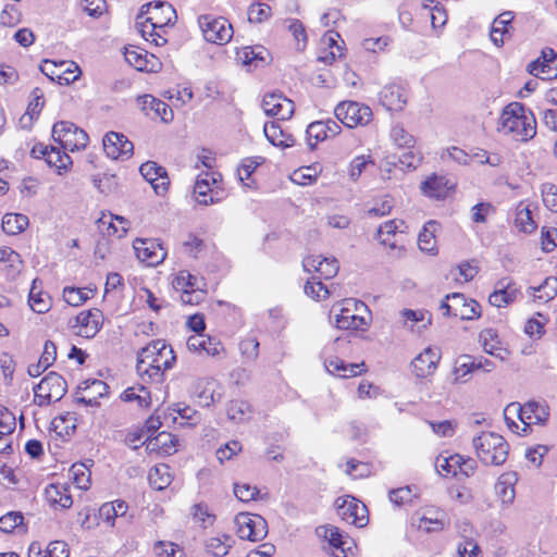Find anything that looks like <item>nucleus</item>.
Returning <instances> with one entry per match:
<instances>
[{"label": "nucleus", "mask_w": 557, "mask_h": 557, "mask_svg": "<svg viewBox=\"0 0 557 557\" xmlns=\"http://www.w3.org/2000/svg\"><path fill=\"white\" fill-rule=\"evenodd\" d=\"M528 72L542 79H553L557 77V51L552 48H544L541 55L529 63Z\"/></svg>", "instance_id": "14"}, {"label": "nucleus", "mask_w": 557, "mask_h": 557, "mask_svg": "<svg viewBox=\"0 0 557 557\" xmlns=\"http://www.w3.org/2000/svg\"><path fill=\"white\" fill-rule=\"evenodd\" d=\"M214 175V173L209 172L198 175L194 186V196L199 205L208 206L218 201L211 188V183L215 184L218 182Z\"/></svg>", "instance_id": "30"}, {"label": "nucleus", "mask_w": 557, "mask_h": 557, "mask_svg": "<svg viewBox=\"0 0 557 557\" xmlns=\"http://www.w3.org/2000/svg\"><path fill=\"white\" fill-rule=\"evenodd\" d=\"M528 293L540 301L547 302L554 299L557 295V277H546L540 286L529 287Z\"/></svg>", "instance_id": "39"}, {"label": "nucleus", "mask_w": 557, "mask_h": 557, "mask_svg": "<svg viewBox=\"0 0 557 557\" xmlns=\"http://www.w3.org/2000/svg\"><path fill=\"white\" fill-rule=\"evenodd\" d=\"M52 138L63 150H81L88 144L87 133L67 121L57 122L52 127Z\"/></svg>", "instance_id": "5"}, {"label": "nucleus", "mask_w": 557, "mask_h": 557, "mask_svg": "<svg viewBox=\"0 0 557 557\" xmlns=\"http://www.w3.org/2000/svg\"><path fill=\"white\" fill-rule=\"evenodd\" d=\"M67 391L66 381L57 372H49L34 387L35 403L38 406H47L52 401L60 400Z\"/></svg>", "instance_id": "6"}, {"label": "nucleus", "mask_w": 557, "mask_h": 557, "mask_svg": "<svg viewBox=\"0 0 557 557\" xmlns=\"http://www.w3.org/2000/svg\"><path fill=\"white\" fill-rule=\"evenodd\" d=\"M175 359L173 349L164 341H152L138 354L136 370L143 379L147 376L149 381L159 383Z\"/></svg>", "instance_id": "1"}, {"label": "nucleus", "mask_w": 557, "mask_h": 557, "mask_svg": "<svg viewBox=\"0 0 557 557\" xmlns=\"http://www.w3.org/2000/svg\"><path fill=\"white\" fill-rule=\"evenodd\" d=\"M112 220H113V216L111 215L109 222H107L104 219H100L99 223L101 225L108 224V228H107L108 235H116L120 238L123 237L129 228V221L127 219H125L123 216H119V215L114 216V220L119 224H114L112 222Z\"/></svg>", "instance_id": "56"}, {"label": "nucleus", "mask_w": 557, "mask_h": 557, "mask_svg": "<svg viewBox=\"0 0 557 557\" xmlns=\"http://www.w3.org/2000/svg\"><path fill=\"white\" fill-rule=\"evenodd\" d=\"M337 515L342 520L357 528L366 527L369 522L368 509L364 504L352 496L338 497L335 502Z\"/></svg>", "instance_id": "12"}, {"label": "nucleus", "mask_w": 557, "mask_h": 557, "mask_svg": "<svg viewBox=\"0 0 557 557\" xmlns=\"http://www.w3.org/2000/svg\"><path fill=\"white\" fill-rule=\"evenodd\" d=\"M456 183L445 175L433 174L421 183L423 195L433 199H445L455 189Z\"/></svg>", "instance_id": "18"}, {"label": "nucleus", "mask_w": 557, "mask_h": 557, "mask_svg": "<svg viewBox=\"0 0 557 557\" xmlns=\"http://www.w3.org/2000/svg\"><path fill=\"white\" fill-rule=\"evenodd\" d=\"M28 218L22 213H7L2 219V228L7 234L16 235L26 230Z\"/></svg>", "instance_id": "44"}, {"label": "nucleus", "mask_w": 557, "mask_h": 557, "mask_svg": "<svg viewBox=\"0 0 557 557\" xmlns=\"http://www.w3.org/2000/svg\"><path fill=\"white\" fill-rule=\"evenodd\" d=\"M85 395L77 396L76 401L86 406H98V399L108 395L109 386L101 380H86L78 387Z\"/></svg>", "instance_id": "23"}, {"label": "nucleus", "mask_w": 557, "mask_h": 557, "mask_svg": "<svg viewBox=\"0 0 557 557\" xmlns=\"http://www.w3.org/2000/svg\"><path fill=\"white\" fill-rule=\"evenodd\" d=\"M438 228V223L435 221H429L423 230L420 232L418 237L419 248L432 255L436 253V240H435V232Z\"/></svg>", "instance_id": "40"}, {"label": "nucleus", "mask_w": 557, "mask_h": 557, "mask_svg": "<svg viewBox=\"0 0 557 557\" xmlns=\"http://www.w3.org/2000/svg\"><path fill=\"white\" fill-rule=\"evenodd\" d=\"M137 258L150 267L160 264L166 257L162 245L152 239H135L133 244Z\"/></svg>", "instance_id": "15"}, {"label": "nucleus", "mask_w": 557, "mask_h": 557, "mask_svg": "<svg viewBox=\"0 0 557 557\" xmlns=\"http://www.w3.org/2000/svg\"><path fill=\"white\" fill-rule=\"evenodd\" d=\"M250 405L246 400H232L227 407V418L235 423H243L250 418Z\"/></svg>", "instance_id": "46"}, {"label": "nucleus", "mask_w": 557, "mask_h": 557, "mask_svg": "<svg viewBox=\"0 0 557 557\" xmlns=\"http://www.w3.org/2000/svg\"><path fill=\"white\" fill-rule=\"evenodd\" d=\"M52 426L58 434L69 435L76 429V418L74 413L66 412L65 414L59 416L52 420Z\"/></svg>", "instance_id": "53"}, {"label": "nucleus", "mask_w": 557, "mask_h": 557, "mask_svg": "<svg viewBox=\"0 0 557 557\" xmlns=\"http://www.w3.org/2000/svg\"><path fill=\"white\" fill-rule=\"evenodd\" d=\"M153 552L157 557H184L183 550L172 542H157Z\"/></svg>", "instance_id": "61"}, {"label": "nucleus", "mask_w": 557, "mask_h": 557, "mask_svg": "<svg viewBox=\"0 0 557 557\" xmlns=\"http://www.w3.org/2000/svg\"><path fill=\"white\" fill-rule=\"evenodd\" d=\"M341 125L331 119L310 123L307 127L310 148L313 149L318 141H323L337 136L341 133Z\"/></svg>", "instance_id": "20"}, {"label": "nucleus", "mask_w": 557, "mask_h": 557, "mask_svg": "<svg viewBox=\"0 0 557 557\" xmlns=\"http://www.w3.org/2000/svg\"><path fill=\"white\" fill-rule=\"evenodd\" d=\"M517 414L519 420L524 424L523 433L532 424H544L548 417V408L536 401H528L523 406L519 403H511L506 407V414Z\"/></svg>", "instance_id": "9"}, {"label": "nucleus", "mask_w": 557, "mask_h": 557, "mask_svg": "<svg viewBox=\"0 0 557 557\" xmlns=\"http://www.w3.org/2000/svg\"><path fill=\"white\" fill-rule=\"evenodd\" d=\"M441 309L445 315H451L461 320H472L480 317V305L473 299H467L463 294L453 293L446 296Z\"/></svg>", "instance_id": "11"}, {"label": "nucleus", "mask_w": 557, "mask_h": 557, "mask_svg": "<svg viewBox=\"0 0 557 557\" xmlns=\"http://www.w3.org/2000/svg\"><path fill=\"white\" fill-rule=\"evenodd\" d=\"M474 372L472 356L466 355L457 359L454 368L455 382H467L466 376Z\"/></svg>", "instance_id": "54"}, {"label": "nucleus", "mask_w": 557, "mask_h": 557, "mask_svg": "<svg viewBox=\"0 0 557 557\" xmlns=\"http://www.w3.org/2000/svg\"><path fill=\"white\" fill-rule=\"evenodd\" d=\"M440 360V349L428 347L411 361L412 373L417 377H428L434 373Z\"/></svg>", "instance_id": "19"}, {"label": "nucleus", "mask_w": 557, "mask_h": 557, "mask_svg": "<svg viewBox=\"0 0 557 557\" xmlns=\"http://www.w3.org/2000/svg\"><path fill=\"white\" fill-rule=\"evenodd\" d=\"M237 528V535L242 540L258 542L263 540L268 534V523L264 518L259 515L240 512L234 520Z\"/></svg>", "instance_id": "10"}, {"label": "nucleus", "mask_w": 557, "mask_h": 557, "mask_svg": "<svg viewBox=\"0 0 557 557\" xmlns=\"http://www.w3.org/2000/svg\"><path fill=\"white\" fill-rule=\"evenodd\" d=\"M331 312L335 313L334 323L339 330L367 331L370 326L371 312L361 300L345 299L334 305Z\"/></svg>", "instance_id": "3"}, {"label": "nucleus", "mask_w": 557, "mask_h": 557, "mask_svg": "<svg viewBox=\"0 0 557 557\" xmlns=\"http://www.w3.org/2000/svg\"><path fill=\"white\" fill-rule=\"evenodd\" d=\"M515 224L523 233H532L536 228L531 210L528 207L519 206L517 208Z\"/></svg>", "instance_id": "51"}, {"label": "nucleus", "mask_w": 557, "mask_h": 557, "mask_svg": "<svg viewBox=\"0 0 557 557\" xmlns=\"http://www.w3.org/2000/svg\"><path fill=\"white\" fill-rule=\"evenodd\" d=\"M326 371L337 377H352L366 372L364 362L346 363L338 357H333L324 362Z\"/></svg>", "instance_id": "26"}, {"label": "nucleus", "mask_w": 557, "mask_h": 557, "mask_svg": "<svg viewBox=\"0 0 557 557\" xmlns=\"http://www.w3.org/2000/svg\"><path fill=\"white\" fill-rule=\"evenodd\" d=\"M239 349L247 360L253 361L259 355V342L256 337H248L239 343Z\"/></svg>", "instance_id": "64"}, {"label": "nucleus", "mask_w": 557, "mask_h": 557, "mask_svg": "<svg viewBox=\"0 0 557 557\" xmlns=\"http://www.w3.org/2000/svg\"><path fill=\"white\" fill-rule=\"evenodd\" d=\"M541 191L545 207L552 212H557V186L552 183H544Z\"/></svg>", "instance_id": "63"}, {"label": "nucleus", "mask_w": 557, "mask_h": 557, "mask_svg": "<svg viewBox=\"0 0 557 557\" xmlns=\"http://www.w3.org/2000/svg\"><path fill=\"white\" fill-rule=\"evenodd\" d=\"M380 101L388 111H400L407 102L406 90L396 84H391L380 92Z\"/></svg>", "instance_id": "28"}, {"label": "nucleus", "mask_w": 557, "mask_h": 557, "mask_svg": "<svg viewBox=\"0 0 557 557\" xmlns=\"http://www.w3.org/2000/svg\"><path fill=\"white\" fill-rule=\"evenodd\" d=\"M79 326L78 334L85 338H92L99 332L102 322V312L98 309L82 311L75 318Z\"/></svg>", "instance_id": "24"}, {"label": "nucleus", "mask_w": 557, "mask_h": 557, "mask_svg": "<svg viewBox=\"0 0 557 557\" xmlns=\"http://www.w3.org/2000/svg\"><path fill=\"white\" fill-rule=\"evenodd\" d=\"M139 172L149 182L157 195H163L170 185V180L164 168L153 161L140 165Z\"/></svg>", "instance_id": "21"}, {"label": "nucleus", "mask_w": 557, "mask_h": 557, "mask_svg": "<svg viewBox=\"0 0 557 557\" xmlns=\"http://www.w3.org/2000/svg\"><path fill=\"white\" fill-rule=\"evenodd\" d=\"M496 285L497 288L502 290V296L503 298H505L504 300L506 306L516 301V299L520 295V289L518 288L516 283H513L509 278H503L498 281Z\"/></svg>", "instance_id": "58"}, {"label": "nucleus", "mask_w": 557, "mask_h": 557, "mask_svg": "<svg viewBox=\"0 0 557 557\" xmlns=\"http://www.w3.org/2000/svg\"><path fill=\"white\" fill-rule=\"evenodd\" d=\"M223 387L216 381H208L199 394V399L206 406H210L214 403H220L223 398Z\"/></svg>", "instance_id": "48"}, {"label": "nucleus", "mask_w": 557, "mask_h": 557, "mask_svg": "<svg viewBox=\"0 0 557 557\" xmlns=\"http://www.w3.org/2000/svg\"><path fill=\"white\" fill-rule=\"evenodd\" d=\"M234 541L232 536L223 534L221 536L210 537L206 541V549L215 557H223L228 553Z\"/></svg>", "instance_id": "45"}, {"label": "nucleus", "mask_w": 557, "mask_h": 557, "mask_svg": "<svg viewBox=\"0 0 557 557\" xmlns=\"http://www.w3.org/2000/svg\"><path fill=\"white\" fill-rule=\"evenodd\" d=\"M28 304L32 310L37 313H46L51 308V298L42 290V282L38 277L33 280Z\"/></svg>", "instance_id": "32"}, {"label": "nucleus", "mask_w": 557, "mask_h": 557, "mask_svg": "<svg viewBox=\"0 0 557 557\" xmlns=\"http://www.w3.org/2000/svg\"><path fill=\"white\" fill-rule=\"evenodd\" d=\"M199 26L207 41L218 45L228 42L233 37V27L224 17L201 15L198 18Z\"/></svg>", "instance_id": "7"}, {"label": "nucleus", "mask_w": 557, "mask_h": 557, "mask_svg": "<svg viewBox=\"0 0 557 557\" xmlns=\"http://www.w3.org/2000/svg\"><path fill=\"white\" fill-rule=\"evenodd\" d=\"M513 18V14L511 11H506L499 14L492 24L491 29V40L496 46H502L504 44V36L508 33V25Z\"/></svg>", "instance_id": "41"}, {"label": "nucleus", "mask_w": 557, "mask_h": 557, "mask_svg": "<svg viewBox=\"0 0 557 557\" xmlns=\"http://www.w3.org/2000/svg\"><path fill=\"white\" fill-rule=\"evenodd\" d=\"M250 23H262L271 15V8L267 3H253L247 11Z\"/></svg>", "instance_id": "59"}, {"label": "nucleus", "mask_w": 557, "mask_h": 557, "mask_svg": "<svg viewBox=\"0 0 557 557\" xmlns=\"http://www.w3.org/2000/svg\"><path fill=\"white\" fill-rule=\"evenodd\" d=\"M517 481L518 475L512 471L505 472L498 478L495 484V493L504 507H508L513 503L516 497L515 485Z\"/></svg>", "instance_id": "31"}, {"label": "nucleus", "mask_w": 557, "mask_h": 557, "mask_svg": "<svg viewBox=\"0 0 557 557\" xmlns=\"http://www.w3.org/2000/svg\"><path fill=\"white\" fill-rule=\"evenodd\" d=\"M498 131L518 141H528L536 134V120L531 110L519 102H512L503 110Z\"/></svg>", "instance_id": "2"}, {"label": "nucleus", "mask_w": 557, "mask_h": 557, "mask_svg": "<svg viewBox=\"0 0 557 557\" xmlns=\"http://www.w3.org/2000/svg\"><path fill=\"white\" fill-rule=\"evenodd\" d=\"M334 112L335 116L350 128L368 125L372 120L370 107L356 101L341 102Z\"/></svg>", "instance_id": "8"}, {"label": "nucleus", "mask_w": 557, "mask_h": 557, "mask_svg": "<svg viewBox=\"0 0 557 557\" xmlns=\"http://www.w3.org/2000/svg\"><path fill=\"white\" fill-rule=\"evenodd\" d=\"M323 536L329 544L336 549L334 557H347V550L351 549L352 540L348 535H344L337 527L327 525L321 528Z\"/></svg>", "instance_id": "29"}, {"label": "nucleus", "mask_w": 557, "mask_h": 557, "mask_svg": "<svg viewBox=\"0 0 557 557\" xmlns=\"http://www.w3.org/2000/svg\"><path fill=\"white\" fill-rule=\"evenodd\" d=\"M389 500L396 506H403L408 503H411L416 497V494L412 492L410 486H404L396 490H392L389 492Z\"/></svg>", "instance_id": "62"}, {"label": "nucleus", "mask_w": 557, "mask_h": 557, "mask_svg": "<svg viewBox=\"0 0 557 557\" xmlns=\"http://www.w3.org/2000/svg\"><path fill=\"white\" fill-rule=\"evenodd\" d=\"M173 284L176 289L182 290L203 289V287L206 286L202 278H199L198 276L190 274L188 271H180Z\"/></svg>", "instance_id": "50"}, {"label": "nucleus", "mask_w": 557, "mask_h": 557, "mask_svg": "<svg viewBox=\"0 0 557 557\" xmlns=\"http://www.w3.org/2000/svg\"><path fill=\"white\" fill-rule=\"evenodd\" d=\"M124 58L129 65L138 71H152V67H148L147 53L143 50L126 48Z\"/></svg>", "instance_id": "52"}, {"label": "nucleus", "mask_w": 557, "mask_h": 557, "mask_svg": "<svg viewBox=\"0 0 557 557\" xmlns=\"http://www.w3.org/2000/svg\"><path fill=\"white\" fill-rule=\"evenodd\" d=\"M391 138L400 148H412L416 139L403 125L396 124L391 129Z\"/></svg>", "instance_id": "55"}, {"label": "nucleus", "mask_w": 557, "mask_h": 557, "mask_svg": "<svg viewBox=\"0 0 557 557\" xmlns=\"http://www.w3.org/2000/svg\"><path fill=\"white\" fill-rule=\"evenodd\" d=\"M102 144L106 154L111 159L129 158L133 154L134 145L122 133H107Z\"/></svg>", "instance_id": "16"}, {"label": "nucleus", "mask_w": 557, "mask_h": 557, "mask_svg": "<svg viewBox=\"0 0 557 557\" xmlns=\"http://www.w3.org/2000/svg\"><path fill=\"white\" fill-rule=\"evenodd\" d=\"M46 497L52 505H59L61 508H70L73 504L72 496L64 485L51 484L46 488Z\"/></svg>", "instance_id": "42"}, {"label": "nucleus", "mask_w": 557, "mask_h": 557, "mask_svg": "<svg viewBox=\"0 0 557 557\" xmlns=\"http://www.w3.org/2000/svg\"><path fill=\"white\" fill-rule=\"evenodd\" d=\"M145 15L161 30L169 25H173L177 18L175 9L166 1H156L143 5L138 18H143Z\"/></svg>", "instance_id": "13"}, {"label": "nucleus", "mask_w": 557, "mask_h": 557, "mask_svg": "<svg viewBox=\"0 0 557 557\" xmlns=\"http://www.w3.org/2000/svg\"><path fill=\"white\" fill-rule=\"evenodd\" d=\"M462 460V455L455 454L450 456L440 455L435 458L434 466L436 471L443 476H457L460 468L459 462Z\"/></svg>", "instance_id": "38"}, {"label": "nucleus", "mask_w": 557, "mask_h": 557, "mask_svg": "<svg viewBox=\"0 0 557 557\" xmlns=\"http://www.w3.org/2000/svg\"><path fill=\"white\" fill-rule=\"evenodd\" d=\"M148 478L150 485L158 491L165 488L171 483L169 467L165 465H160L152 468Z\"/></svg>", "instance_id": "49"}, {"label": "nucleus", "mask_w": 557, "mask_h": 557, "mask_svg": "<svg viewBox=\"0 0 557 557\" xmlns=\"http://www.w3.org/2000/svg\"><path fill=\"white\" fill-rule=\"evenodd\" d=\"M23 268V261L18 252L11 247H0V269L10 278H15Z\"/></svg>", "instance_id": "33"}, {"label": "nucleus", "mask_w": 557, "mask_h": 557, "mask_svg": "<svg viewBox=\"0 0 557 557\" xmlns=\"http://www.w3.org/2000/svg\"><path fill=\"white\" fill-rule=\"evenodd\" d=\"M91 459H86L84 462H76L70 469V475L75 485L81 490H88L90 486L91 472L89 467L92 466Z\"/></svg>", "instance_id": "37"}, {"label": "nucleus", "mask_w": 557, "mask_h": 557, "mask_svg": "<svg viewBox=\"0 0 557 557\" xmlns=\"http://www.w3.org/2000/svg\"><path fill=\"white\" fill-rule=\"evenodd\" d=\"M262 109L269 116L288 120L294 114L295 106L290 99L281 94H269L262 100Z\"/></svg>", "instance_id": "17"}, {"label": "nucleus", "mask_w": 557, "mask_h": 557, "mask_svg": "<svg viewBox=\"0 0 557 557\" xmlns=\"http://www.w3.org/2000/svg\"><path fill=\"white\" fill-rule=\"evenodd\" d=\"M304 270L307 272H317L320 277L329 280L334 277L339 269L338 261L335 258H325L322 256H309L302 261Z\"/></svg>", "instance_id": "22"}, {"label": "nucleus", "mask_w": 557, "mask_h": 557, "mask_svg": "<svg viewBox=\"0 0 557 557\" xmlns=\"http://www.w3.org/2000/svg\"><path fill=\"white\" fill-rule=\"evenodd\" d=\"M46 162L49 166L57 169L59 174H61V171H67L72 165L71 157L53 146H50L48 150Z\"/></svg>", "instance_id": "47"}, {"label": "nucleus", "mask_w": 557, "mask_h": 557, "mask_svg": "<svg viewBox=\"0 0 557 557\" xmlns=\"http://www.w3.org/2000/svg\"><path fill=\"white\" fill-rule=\"evenodd\" d=\"M24 517L20 511H10L0 517V531L11 533L23 524Z\"/></svg>", "instance_id": "57"}, {"label": "nucleus", "mask_w": 557, "mask_h": 557, "mask_svg": "<svg viewBox=\"0 0 557 557\" xmlns=\"http://www.w3.org/2000/svg\"><path fill=\"white\" fill-rule=\"evenodd\" d=\"M305 294L315 300L325 299L329 296V289L315 277L308 280L304 287Z\"/></svg>", "instance_id": "60"}, {"label": "nucleus", "mask_w": 557, "mask_h": 557, "mask_svg": "<svg viewBox=\"0 0 557 557\" xmlns=\"http://www.w3.org/2000/svg\"><path fill=\"white\" fill-rule=\"evenodd\" d=\"M473 446L478 457L485 465L499 466L507 459L509 446L497 433L482 432L473 440Z\"/></svg>", "instance_id": "4"}, {"label": "nucleus", "mask_w": 557, "mask_h": 557, "mask_svg": "<svg viewBox=\"0 0 557 557\" xmlns=\"http://www.w3.org/2000/svg\"><path fill=\"white\" fill-rule=\"evenodd\" d=\"M267 139L276 147L288 148L295 145V138L293 135L285 134L278 123L271 122L267 123L263 128Z\"/></svg>", "instance_id": "35"}, {"label": "nucleus", "mask_w": 557, "mask_h": 557, "mask_svg": "<svg viewBox=\"0 0 557 557\" xmlns=\"http://www.w3.org/2000/svg\"><path fill=\"white\" fill-rule=\"evenodd\" d=\"M187 348L190 351H203L206 355L211 357H219L222 354H224V346L223 344L210 336H203V335H193L189 336L187 339Z\"/></svg>", "instance_id": "27"}, {"label": "nucleus", "mask_w": 557, "mask_h": 557, "mask_svg": "<svg viewBox=\"0 0 557 557\" xmlns=\"http://www.w3.org/2000/svg\"><path fill=\"white\" fill-rule=\"evenodd\" d=\"M76 5L81 13L94 20H100L109 13L106 0H79Z\"/></svg>", "instance_id": "43"}, {"label": "nucleus", "mask_w": 557, "mask_h": 557, "mask_svg": "<svg viewBox=\"0 0 557 557\" xmlns=\"http://www.w3.org/2000/svg\"><path fill=\"white\" fill-rule=\"evenodd\" d=\"M479 339L486 354L492 355L502 361L508 359L510 352L506 347H504L494 329L482 330L480 332Z\"/></svg>", "instance_id": "25"}, {"label": "nucleus", "mask_w": 557, "mask_h": 557, "mask_svg": "<svg viewBox=\"0 0 557 557\" xmlns=\"http://www.w3.org/2000/svg\"><path fill=\"white\" fill-rule=\"evenodd\" d=\"M177 438L168 432H160L154 437H147L146 445L149 451L170 455L175 451Z\"/></svg>", "instance_id": "34"}, {"label": "nucleus", "mask_w": 557, "mask_h": 557, "mask_svg": "<svg viewBox=\"0 0 557 557\" xmlns=\"http://www.w3.org/2000/svg\"><path fill=\"white\" fill-rule=\"evenodd\" d=\"M139 100L141 101L143 110L154 112V115L159 116L164 123H169L173 120V111L164 101L151 95H145L140 97Z\"/></svg>", "instance_id": "36"}]
</instances>
